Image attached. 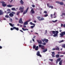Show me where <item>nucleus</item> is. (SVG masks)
<instances>
[{"label": "nucleus", "mask_w": 65, "mask_h": 65, "mask_svg": "<svg viewBox=\"0 0 65 65\" xmlns=\"http://www.w3.org/2000/svg\"><path fill=\"white\" fill-rule=\"evenodd\" d=\"M13 5H7V7H11L12 6H14Z\"/></svg>", "instance_id": "nucleus-17"}, {"label": "nucleus", "mask_w": 65, "mask_h": 65, "mask_svg": "<svg viewBox=\"0 0 65 65\" xmlns=\"http://www.w3.org/2000/svg\"><path fill=\"white\" fill-rule=\"evenodd\" d=\"M47 51V49L46 48L45 49L43 50L42 52L43 53H45V52H46Z\"/></svg>", "instance_id": "nucleus-19"}, {"label": "nucleus", "mask_w": 65, "mask_h": 65, "mask_svg": "<svg viewBox=\"0 0 65 65\" xmlns=\"http://www.w3.org/2000/svg\"><path fill=\"white\" fill-rule=\"evenodd\" d=\"M21 13V11H19L16 14L17 15H18L19 14V13Z\"/></svg>", "instance_id": "nucleus-27"}, {"label": "nucleus", "mask_w": 65, "mask_h": 65, "mask_svg": "<svg viewBox=\"0 0 65 65\" xmlns=\"http://www.w3.org/2000/svg\"><path fill=\"white\" fill-rule=\"evenodd\" d=\"M52 51H54V50H56V48H53L52 49Z\"/></svg>", "instance_id": "nucleus-48"}, {"label": "nucleus", "mask_w": 65, "mask_h": 65, "mask_svg": "<svg viewBox=\"0 0 65 65\" xmlns=\"http://www.w3.org/2000/svg\"><path fill=\"white\" fill-rule=\"evenodd\" d=\"M37 19H38L39 21H43V20H44V19L43 18H40V17H37Z\"/></svg>", "instance_id": "nucleus-4"}, {"label": "nucleus", "mask_w": 65, "mask_h": 65, "mask_svg": "<svg viewBox=\"0 0 65 65\" xmlns=\"http://www.w3.org/2000/svg\"><path fill=\"white\" fill-rule=\"evenodd\" d=\"M11 13L13 14H15V13L14 12L12 11Z\"/></svg>", "instance_id": "nucleus-38"}, {"label": "nucleus", "mask_w": 65, "mask_h": 65, "mask_svg": "<svg viewBox=\"0 0 65 65\" xmlns=\"http://www.w3.org/2000/svg\"><path fill=\"white\" fill-rule=\"evenodd\" d=\"M42 44L43 45H46V43L45 42H44L42 43Z\"/></svg>", "instance_id": "nucleus-37"}, {"label": "nucleus", "mask_w": 65, "mask_h": 65, "mask_svg": "<svg viewBox=\"0 0 65 65\" xmlns=\"http://www.w3.org/2000/svg\"><path fill=\"white\" fill-rule=\"evenodd\" d=\"M46 39H43L42 40V41L43 42H44L45 41Z\"/></svg>", "instance_id": "nucleus-43"}, {"label": "nucleus", "mask_w": 65, "mask_h": 65, "mask_svg": "<svg viewBox=\"0 0 65 65\" xmlns=\"http://www.w3.org/2000/svg\"><path fill=\"white\" fill-rule=\"evenodd\" d=\"M32 25H34V26H34V27H35V24H34V23H32Z\"/></svg>", "instance_id": "nucleus-51"}, {"label": "nucleus", "mask_w": 65, "mask_h": 65, "mask_svg": "<svg viewBox=\"0 0 65 65\" xmlns=\"http://www.w3.org/2000/svg\"><path fill=\"white\" fill-rule=\"evenodd\" d=\"M35 26H31V28H32V29H33L34 27Z\"/></svg>", "instance_id": "nucleus-45"}, {"label": "nucleus", "mask_w": 65, "mask_h": 65, "mask_svg": "<svg viewBox=\"0 0 65 65\" xmlns=\"http://www.w3.org/2000/svg\"><path fill=\"white\" fill-rule=\"evenodd\" d=\"M61 59L60 58H59L57 59L56 61V64L58 63V62H60V60H61Z\"/></svg>", "instance_id": "nucleus-13"}, {"label": "nucleus", "mask_w": 65, "mask_h": 65, "mask_svg": "<svg viewBox=\"0 0 65 65\" xmlns=\"http://www.w3.org/2000/svg\"><path fill=\"white\" fill-rule=\"evenodd\" d=\"M24 25H28V22L27 21L25 22L24 23Z\"/></svg>", "instance_id": "nucleus-21"}, {"label": "nucleus", "mask_w": 65, "mask_h": 65, "mask_svg": "<svg viewBox=\"0 0 65 65\" xmlns=\"http://www.w3.org/2000/svg\"><path fill=\"white\" fill-rule=\"evenodd\" d=\"M45 33L46 34V33H47V30H45Z\"/></svg>", "instance_id": "nucleus-63"}, {"label": "nucleus", "mask_w": 65, "mask_h": 65, "mask_svg": "<svg viewBox=\"0 0 65 65\" xmlns=\"http://www.w3.org/2000/svg\"><path fill=\"white\" fill-rule=\"evenodd\" d=\"M60 37H63L64 35H65V31L62 32L60 34Z\"/></svg>", "instance_id": "nucleus-5"}, {"label": "nucleus", "mask_w": 65, "mask_h": 65, "mask_svg": "<svg viewBox=\"0 0 65 65\" xmlns=\"http://www.w3.org/2000/svg\"><path fill=\"white\" fill-rule=\"evenodd\" d=\"M20 2L21 4L22 5H23L24 4V2H23V1L22 0H21L20 1Z\"/></svg>", "instance_id": "nucleus-18"}, {"label": "nucleus", "mask_w": 65, "mask_h": 65, "mask_svg": "<svg viewBox=\"0 0 65 65\" xmlns=\"http://www.w3.org/2000/svg\"><path fill=\"white\" fill-rule=\"evenodd\" d=\"M44 13H47V12L46 11H44Z\"/></svg>", "instance_id": "nucleus-49"}, {"label": "nucleus", "mask_w": 65, "mask_h": 65, "mask_svg": "<svg viewBox=\"0 0 65 65\" xmlns=\"http://www.w3.org/2000/svg\"><path fill=\"white\" fill-rule=\"evenodd\" d=\"M23 27L24 28H26V25H23Z\"/></svg>", "instance_id": "nucleus-55"}, {"label": "nucleus", "mask_w": 65, "mask_h": 65, "mask_svg": "<svg viewBox=\"0 0 65 65\" xmlns=\"http://www.w3.org/2000/svg\"><path fill=\"white\" fill-rule=\"evenodd\" d=\"M38 46H37L35 48V50L36 51H38Z\"/></svg>", "instance_id": "nucleus-28"}, {"label": "nucleus", "mask_w": 65, "mask_h": 65, "mask_svg": "<svg viewBox=\"0 0 65 65\" xmlns=\"http://www.w3.org/2000/svg\"><path fill=\"white\" fill-rule=\"evenodd\" d=\"M64 42V40H61L59 42V43H61V42Z\"/></svg>", "instance_id": "nucleus-35"}, {"label": "nucleus", "mask_w": 65, "mask_h": 65, "mask_svg": "<svg viewBox=\"0 0 65 65\" xmlns=\"http://www.w3.org/2000/svg\"><path fill=\"white\" fill-rule=\"evenodd\" d=\"M9 15L10 17H13L14 14L11 13L9 14Z\"/></svg>", "instance_id": "nucleus-16"}, {"label": "nucleus", "mask_w": 65, "mask_h": 65, "mask_svg": "<svg viewBox=\"0 0 65 65\" xmlns=\"http://www.w3.org/2000/svg\"><path fill=\"white\" fill-rule=\"evenodd\" d=\"M42 46V45L41 44H39V47L40 48H41Z\"/></svg>", "instance_id": "nucleus-33"}, {"label": "nucleus", "mask_w": 65, "mask_h": 65, "mask_svg": "<svg viewBox=\"0 0 65 65\" xmlns=\"http://www.w3.org/2000/svg\"><path fill=\"white\" fill-rule=\"evenodd\" d=\"M59 53L60 54H63V52H58L57 53V54H58L59 55H60Z\"/></svg>", "instance_id": "nucleus-31"}, {"label": "nucleus", "mask_w": 65, "mask_h": 65, "mask_svg": "<svg viewBox=\"0 0 65 65\" xmlns=\"http://www.w3.org/2000/svg\"><path fill=\"white\" fill-rule=\"evenodd\" d=\"M44 46L43 45H42V47H41V48L42 49V50H44L45 47H44Z\"/></svg>", "instance_id": "nucleus-23"}, {"label": "nucleus", "mask_w": 65, "mask_h": 65, "mask_svg": "<svg viewBox=\"0 0 65 65\" xmlns=\"http://www.w3.org/2000/svg\"><path fill=\"white\" fill-rule=\"evenodd\" d=\"M22 29L23 31H26V30L28 31V29L27 28L24 29V28H22Z\"/></svg>", "instance_id": "nucleus-22"}, {"label": "nucleus", "mask_w": 65, "mask_h": 65, "mask_svg": "<svg viewBox=\"0 0 65 65\" xmlns=\"http://www.w3.org/2000/svg\"><path fill=\"white\" fill-rule=\"evenodd\" d=\"M36 55L38 56H39L40 57H42L41 55L40 54V52H38Z\"/></svg>", "instance_id": "nucleus-10"}, {"label": "nucleus", "mask_w": 65, "mask_h": 65, "mask_svg": "<svg viewBox=\"0 0 65 65\" xmlns=\"http://www.w3.org/2000/svg\"><path fill=\"white\" fill-rule=\"evenodd\" d=\"M51 32H52V33L54 34L53 36L54 37H56V36H58V34L59 33V31H51Z\"/></svg>", "instance_id": "nucleus-1"}, {"label": "nucleus", "mask_w": 65, "mask_h": 65, "mask_svg": "<svg viewBox=\"0 0 65 65\" xmlns=\"http://www.w3.org/2000/svg\"><path fill=\"white\" fill-rule=\"evenodd\" d=\"M48 40L46 39V40H45V42H46V43H47V42H48Z\"/></svg>", "instance_id": "nucleus-34"}, {"label": "nucleus", "mask_w": 65, "mask_h": 65, "mask_svg": "<svg viewBox=\"0 0 65 65\" xmlns=\"http://www.w3.org/2000/svg\"><path fill=\"white\" fill-rule=\"evenodd\" d=\"M61 27H63V24H61Z\"/></svg>", "instance_id": "nucleus-58"}, {"label": "nucleus", "mask_w": 65, "mask_h": 65, "mask_svg": "<svg viewBox=\"0 0 65 65\" xmlns=\"http://www.w3.org/2000/svg\"><path fill=\"white\" fill-rule=\"evenodd\" d=\"M9 25H10L11 27H13L14 26L13 25V24L11 23H9Z\"/></svg>", "instance_id": "nucleus-29"}, {"label": "nucleus", "mask_w": 65, "mask_h": 65, "mask_svg": "<svg viewBox=\"0 0 65 65\" xmlns=\"http://www.w3.org/2000/svg\"><path fill=\"white\" fill-rule=\"evenodd\" d=\"M55 57L56 58H59V57H60V55H59L58 54H57L56 55Z\"/></svg>", "instance_id": "nucleus-26"}, {"label": "nucleus", "mask_w": 65, "mask_h": 65, "mask_svg": "<svg viewBox=\"0 0 65 65\" xmlns=\"http://www.w3.org/2000/svg\"><path fill=\"white\" fill-rule=\"evenodd\" d=\"M5 18H8L9 17V16H8V15H5Z\"/></svg>", "instance_id": "nucleus-39"}, {"label": "nucleus", "mask_w": 65, "mask_h": 65, "mask_svg": "<svg viewBox=\"0 0 65 65\" xmlns=\"http://www.w3.org/2000/svg\"><path fill=\"white\" fill-rule=\"evenodd\" d=\"M13 28L14 29H15V30H17V31H19V28L18 27H13Z\"/></svg>", "instance_id": "nucleus-14"}, {"label": "nucleus", "mask_w": 65, "mask_h": 65, "mask_svg": "<svg viewBox=\"0 0 65 65\" xmlns=\"http://www.w3.org/2000/svg\"><path fill=\"white\" fill-rule=\"evenodd\" d=\"M62 47L65 48V44H63L62 45Z\"/></svg>", "instance_id": "nucleus-40"}, {"label": "nucleus", "mask_w": 65, "mask_h": 65, "mask_svg": "<svg viewBox=\"0 0 65 65\" xmlns=\"http://www.w3.org/2000/svg\"><path fill=\"white\" fill-rule=\"evenodd\" d=\"M56 3H58V4H59L61 5H63L64 4V3L63 2H60L59 1H56Z\"/></svg>", "instance_id": "nucleus-6"}, {"label": "nucleus", "mask_w": 65, "mask_h": 65, "mask_svg": "<svg viewBox=\"0 0 65 65\" xmlns=\"http://www.w3.org/2000/svg\"><path fill=\"white\" fill-rule=\"evenodd\" d=\"M50 61H51L52 62H53V59H50Z\"/></svg>", "instance_id": "nucleus-57"}, {"label": "nucleus", "mask_w": 65, "mask_h": 65, "mask_svg": "<svg viewBox=\"0 0 65 65\" xmlns=\"http://www.w3.org/2000/svg\"><path fill=\"white\" fill-rule=\"evenodd\" d=\"M47 6L49 7V8H51L52 9H53V6H50V4H47Z\"/></svg>", "instance_id": "nucleus-12"}, {"label": "nucleus", "mask_w": 65, "mask_h": 65, "mask_svg": "<svg viewBox=\"0 0 65 65\" xmlns=\"http://www.w3.org/2000/svg\"><path fill=\"white\" fill-rule=\"evenodd\" d=\"M32 41H34V42L35 41V40H34V39H32Z\"/></svg>", "instance_id": "nucleus-60"}, {"label": "nucleus", "mask_w": 65, "mask_h": 65, "mask_svg": "<svg viewBox=\"0 0 65 65\" xmlns=\"http://www.w3.org/2000/svg\"><path fill=\"white\" fill-rule=\"evenodd\" d=\"M15 20H18V19L17 18H15Z\"/></svg>", "instance_id": "nucleus-61"}, {"label": "nucleus", "mask_w": 65, "mask_h": 65, "mask_svg": "<svg viewBox=\"0 0 65 65\" xmlns=\"http://www.w3.org/2000/svg\"><path fill=\"white\" fill-rule=\"evenodd\" d=\"M58 21L57 20H55V21H52V22H53V23H56V22H57V21Z\"/></svg>", "instance_id": "nucleus-32"}, {"label": "nucleus", "mask_w": 65, "mask_h": 65, "mask_svg": "<svg viewBox=\"0 0 65 65\" xmlns=\"http://www.w3.org/2000/svg\"><path fill=\"white\" fill-rule=\"evenodd\" d=\"M11 9L12 10H14V11H16L17 10L15 8H11Z\"/></svg>", "instance_id": "nucleus-25"}, {"label": "nucleus", "mask_w": 65, "mask_h": 65, "mask_svg": "<svg viewBox=\"0 0 65 65\" xmlns=\"http://www.w3.org/2000/svg\"><path fill=\"white\" fill-rule=\"evenodd\" d=\"M45 17H46L48 16V14H46L45 15H44Z\"/></svg>", "instance_id": "nucleus-41"}, {"label": "nucleus", "mask_w": 65, "mask_h": 65, "mask_svg": "<svg viewBox=\"0 0 65 65\" xmlns=\"http://www.w3.org/2000/svg\"><path fill=\"white\" fill-rule=\"evenodd\" d=\"M0 3H2V6H3V7H5V6H6L7 5L6 4H5V3L3 1H1L0 2Z\"/></svg>", "instance_id": "nucleus-3"}, {"label": "nucleus", "mask_w": 65, "mask_h": 65, "mask_svg": "<svg viewBox=\"0 0 65 65\" xmlns=\"http://www.w3.org/2000/svg\"><path fill=\"white\" fill-rule=\"evenodd\" d=\"M29 9V7H27L26 9V10H25L24 11V12H23V14H25L26 13H27V12H28V10Z\"/></svg>", "instance_id": "nucleus-7"}, {"label": "nucleus", "mask_w": 65, "mask_h": 65, "mask_svg": "<svg viewBox=\"0 0 65 65\" xmlns=\"http://www.w3.org/2000/svg\"><path fill=\"white\" fill-rule=\"evenodd\" d=\"M62 61H63V60H61L60 62H59V64L60 65H62Z\"/></svg>", "instance_id": "nucleus-24"}, {"label": "nucleus", "mask_w": 65, "mask_h": 65, "mask_svg": "<svg viewBox=\"0 0 65 65\" xmlns=\"http://www.w3.org/2000/svg\"><path fill=\"white\" fill-rule=\"evenodd\" d=\"M56 50H57V51H59V48L57 47L56 48H55Z\"/></svg>", "instance_id": "nucleus-30"}, {"label": "nucleus", "mask_w": 65, "mask_h": 65, "mask_svg": "<svg viewBox=\"0 0 65 65\" xmlns=\"http://www.w3.org/2000/svg\"><path fill=\"white\" fill-rule=\"evenodd\" d=\"M30 13L31 14H34L35 13V11L33 9H31L30 11Z\"/></svg>", "instance_id": "nucleus-9"}, {"label": "nucleus", "mask_w": 65, "mask_h": 65, "mask_svg": "<svg viewBox=\"0 0 65 65\" xmlns=\"http://www.w3.org/2000/svg\"><path fill=\"white\" fill-rule=\"evenodd\" d=\"M36 47V45H34L33 46V48L34 49Z\"/></svg>", "instance_id": "nucleus-42"}, {"label": "nucleus", "mask_w": 65, "mask_h": 65, "mask_svg": "<svg viewBox=\"0 0 65 65\" xmlns=\"http://www.w3.org/2000/svg\"><path fill=\"white\" fill-rule=\"evenodd\" d=\"M3 14V13L2 11L1 10H0V15H2Z\"/></svg>", "instance_id": "nucleus-20"}, {"label": "nucleus", "mask_w": 65, "mask_h": 65, "mask_svg": "<svg viewBox=\"0 0 65 65\" xmlns=\"http://www.w3.org/2000/svg\"><path fill=\"white\" fill-rule=\"evenodd\" d=\"M19 10H20L21 12L22 13L24 11V7L23 6L20 7Z\"/></svg>", "instance_id": "nucleus-2"}, {"label": "nucleus", "mask_w": 65, "mask_h": 65, "mask_svg": "<svg viewBox=\"0 0 65 65\" xmlns=\"http://www.w3.org/2000/svg\"><path fill=\"white\" fill-rule=\"evenodd\" d=\"M20 31H21V32H22L23 33H24V32H23V31H22V30H20Z\"/></svg>", "instance_id": "nucleus-52"}, {"label": "nucleus", "mask_w": 65, "mask_h": 65, "mask_svg": "<svg viewBox=\"0 0 65 65\" xmlns=\"http://www.w3.org/2000/svg\"><path fill=\"white\" fill-rule=\"evenodd\" d=\"M52 57L53 58L54 57H55V52H52Z\"/></svg>", "instance_id": "nucleus-11"}, {"label": "nucleus", "mask_w": 65, "mask_h": 65, "mask_svg": "<svg viewBox=\"0 0 65 65\" xmlns=\"http://www.w3.org/2000/svg\"><path fill=\"white\" fill-rule=\"evenodd\" d=\"M19 23H20V24H23V22L22 21V19L21 18L19 21Z\"/></svg>", "instance_id": "nucleus-8"}, {"label": "nucleus", "mask_w": 65, "mask_h": 65, "mask_svg": "<svg viewBox=\"0 0 65 65\" xmlns=\"http://www.w3.org/2000/svg\"><path fill=\"white\" fill-rule=\"evenodd\" d=\"M30 21H31V19H29L28 20V21H27L28 23V22H30Z\"/></svg>", "instance_id": "nucleus-46"}, {"label": "nucleus", "mask_w": 65, "mask_h": 65, "mask_svg": "<svg viewBox=\"0 0 65 65\" xmlns=\"http://www.w3.org/2000/svg\"><path fill=\"white\" fill-rule=\"evenodd\" d=\"M17 26H20V24H18L17 25Z\"/></svg>", "instance_id": "nucleus-64"}, {"label": "nucleus", "mask_w": 65, "mask_h": 65, "mask_svg": "<svg viewBox=\"0 0 65 65\" xmlns=\"http://www.w3.org/2000/svg\"><path fill=\"white\" fill-rule=\"evenodd\" d=\"M11 30H14V29H13V28H10Z\"/></svg>", "instance_id": "nucleus-47"}, {"label": "nucleus", "mask_w": 65, "mask_h": 65, "mask_svg": "<svg viewBox=\"0 0 65 65\" xmlns=\"http://www.w3.org/2000/svg\"><path fill=\"white\" fill-rule=\"evenodd\" d=\"M62 15H63L65 16V13H63L62 14Z\"/></svg>", "instance_id": "nucleus-44"}, {"label": "nucleus", "mask_w": 65, "mask_h": 65, "mask_svg": "<svg viewBox=\"0 0 65 65\" xmlns=\"http://www.w3.org/2000/svg\"><path fill=\"white\" fill-rule=\"evenodd\" d=\"M32 6L33 7H35V5H32Z\"/></svg>", "instance_id": "nucleus-53"}, {"label": "nucleus", "mask_w": 65, "mask_h": 65, "mask_svg": "<svg viewBox=\"0 0 65 65\" xmlns=\"http://www.w3.org/2000/svg\"><path fill=\"white\" fill-rule=\"evenodd\" d=\"M37 41L38 42V43H39V44H42V41H41V40H40L39 42V40H37Z\"/></svg>", "instance_id": "nucleus-15"}, {"label": "nucleus", "mask_w": 65, "mask_h": 65, "mask_svg": "<svg viewBox=\"0 0 65 65\" xmlns=\"http://www.w3.org/2000/svg\"><path fill=\"white\" fill-rule=\"evenodd\" d=\"M57 15V13H56V12H55L53 14V15L54 16H56V15Z\"/></svg>", "instance_id": "nucleus-36"}, {"label": "nucleus", "mask_w": 65, "mask_h": 65, "mask_svg": "<svg viewBox=\"0 0 65 65\" xmlns=\"http://www.w3.org/2000/svg\"><path fill=\"white\" fill-rule=\"evenodd\" d=\"M7 11H10V9H8L7 10Z\"/></svg>", "instance_id": "nucleus-54"}, {"label": "nucleus", "mask_w": 65, "mask_h": 65, "mask_svg": "<svg viewBox=\"0 0 65 65\" xmlns=\"http://www.w3.org/2000/svg\"><path fill=\"white\" fill-rule=\"evenodd\" d=\"M32 24H33V23H32V22H31L30 23V25H32Z\"/></svg>", "instance_id": "nucleus-56"}, {"label": "nucleus", "mask_w": 65, "mask_h": 65, "mask_svg": "<svg viewBox=\"0 0 65 65\" xmlns=\"http://www.w3.org/2000/svg\"><path fill=\"white\" fill-rule=\"evenodd\" d=\"M53 14H51V18H53Z\"/></svg>", "instance_id": "nucleus-50"}, {"label": "nucleus", "mask_w": 65, "mask_h": 65, "mask_svg": "<svg viewBox=\"0 0 65 65\" xmlns=\"http://www.w3.org/2000/svg\"><path fill=\"white\" fill-rule=\"evenodd\" d=\"M63 27H65V24H63Z\"/></svg>", "instance_id": "nucleus-62"}, {"label": "nucleus", "mask_w": 65, "mask_h": 65, "mask_svg": "<svg viewBox=\"0 0 65 65\" xmlns=\"http://www.w3.org/2000/svg\"><path fill=\"white\" fill-rule=\"evenodd\" d=\"M2 48V46H0V49H1V48Z\"/></svg>", "instance_id": "nucleus-59"}]
</instances>
